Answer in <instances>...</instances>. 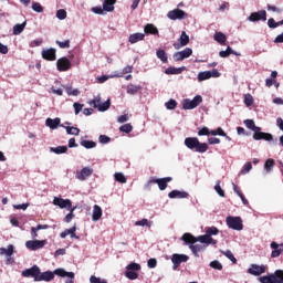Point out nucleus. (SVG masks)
Here are the masks:
<instances>
[{"mask_svg": "<svg viewBox=\"0 0 283 283\" xmlns=\"http://www.w3.org/2000/svg\"><path fill=\"white\" fill-rule=\"evenodd\" d=\"M180 240L185 242L186 245L196 244V242H200L201 244H206L207 247H209V244H218V241L208 235L207 233L196 238L193 234L186 232L182 234Z\"/></svg>", "mask_w": 283, "mask_h": 283, "instance_id": "obj_1", "label": "nucleus"}, {"mask_svg": "<svg viewBox=\"0 0 283 283\" xmlns=\"http://www.w3.org/2000/svg\"><path fill=\"white\" fill-rule=\"evenodd\" d=\"M184 145L191 149V151H197V154H205L209 151V144L200 143L198 137H187L184 142Z\"/></svg>", "mask_w": 283, "mask_h": 283, "instance_id": "obj_2", "label": "nucleus"}, {"mask_svg": "<svg viewBox=\"0 0 283 283\" xmlns=\"http://www.w3.org/2000/svg\"><path fill=\"white\" fill-rule=\"evenodd\" d=\"M261 283H283V270H276L274 273L259 277Z\"/></svg>", "mask_w": 283, "mask_h": 283, "instance_id": "obj_3", "label": "nucleus"}, {"mask_svg": "<svg viewBox=\"0 0 283 283\" xmlns=\"http://www.w3.org/2000/svg\"><path fill=\"white\" fill-rule=\"evenodd\" d=\"M88 105L94 107L95 109H98V112H107L109 107L112 106V102L107 99L104 103H101V96H96L94 99H91L88 102Z\"/></svg>", "mask_w": 283, "mask_h": 283, "instance_id": "obj_4", "label": "nucleus"}, {"mask_svg": "<svg viewBox=\"0 0 283 283\" xmlns=\"http://www.w3.org/2000/svg\"><path fill=\"white\" fill-rule=\"evenodd\" d=\"M226 222L229 229H233V231H242L244 229L242 218L240 217H227Z\"/></svg>", "mask_w": 283, "mask_h": 283, "instance_id": "obj_5", "label": "nucleus"}, {"mask_svg": "<svg viewBox=\"0 0 283 283\" xmlns=\"http://www.w3.org/2000/svg\"><path fill=\"white\" fill-rule=\"evenodd\" d=\"M200 103H202L200 95L195 96L193 99L186 98L182 102V109H196Z\"/></svg>", "mask_w": 283, "mask_h": 283, "instance_id": "obj_6", "label": "nucleus"}, {"mask_svg": "<svg viewBox=\"0 0 283 283\" xmlns=\"http://www.w3.org/2000/svg\"><path fill=\"white\" fill-rule=\"evenodd\" d=\"M56 70L57 72H69V70H72V61L65 56L60 57L56 61Z\"/></svg>", "mask_w": 283, "mask_h": 283, "instance_id": "obj_7", "label": "nucleus"}, {"mask_svg": "<svg viewBox=\"0 0 283 283\" xmlns=\"http://www.w3.org/2000/svg\"><path fill=\"white\" fill-rule=\"evenodd\" d=\"M189 261V256L187 254H178L175 253L171 256V262H172V270L174 271H178V268L180 266V264H182V262H188Z\"/></svg>", "mask_w": 283, "mask_h": 283, "instance_id": "obj_8", "label": "nucleus"}, {"mask_svg": "<svg viewBox=\"0 0 283 283\" xmlns=\"http://www.w3.org/2000/svg\"><path fill=\"white\" fill-rule=\"evenodd\" d=\"M45 244H48L46 240H29L25 242V247L30 251H39V249H43Z\"/></svg>", "mask_w": 283, "mask_h": 283, "instance_id": "obj_9", "label": "nucleus"}, {"mask_svg": "<svg viewBox=\"0 0 283 283\" xmlns=\"http://www.w3.org/2000/svg\"><path fill=\"white\" fill-rule=\"evenodd\" d=\"M193 54V50L191 48H186L182 51L175 52L172 55L174 61H185V59H189Z\"/></svg>", "mask_w": 283, "mask_h": 283, "instance_id": "obj_10", "label": "nucleus"}, {"mask_svg": "<svg viewBox=\"0 0 283 283\" xmlns=\"http://www.w3.org/2000/svg\"><path fill=\"white\" fill-rule=\"evenodd\" d=\"M41 269L38 265H33L31 269L22 271V277H33L35 282H39V273Z\"/></svg>", "mask_w": 283, "mask_h": 283, "instance_id": "obj_11", "label": "nucleus"}, {"mask_svg": "<svg viewBox=\"0 0 283 283\" xmlns=\"http://www.w3.org/2000/svg\"><path fill=\"white\" fill-rule=\"evenodd\" d=\"M172 178L171 177H166V178H151L149 180L150 185H158V188L160 189V191H165V189H167L168 187V182H171Z\"/></svg>", "mask_w": 283, "mask_h": 283, "instance_id": "obj_12", "label": "nucleus"}, {"mask_svg": "<svg viewBox=\"0 0 283 283\" xmlns=\"http://www.w3.org/2000/svg\"><path fill=\"white\" fill-rule=\"evenodd\" d=\"M167 17H168V19H170V21L182 20V19H185V17H187V12H185L181 9H175V10L169 11Z\"/></svg>", "mask_w": 283, "mask_h": 283, "instance_id": "obj_13", "label": "nucleus"}, {"mask_svg": "<svg viewBox=\"0 0 283 283\" xmlns=\"http://www.w3.org/2000/svg\"><path fill=\"white\" fill-rule=\"evenodd\" d=\"M53 205L60 209H72V200L54 197Z\"/></svg>", "mask_w": 283, "mask_h": 283, "instance_id": "obj_14", "label": "nucleus"}, {"mask_svg": "<svg viewBox=\"0 0 283 283\" xmlns=\"http://www.w3.org/2000/svg\"><path fill=\"white\" fill-rule=\"evenodd\" d=\"M0 255H7L6 264H12V255H14V245L9 244L8 248H0Z\"/></svg>", "mask_w": 283, "mask_h": 283, "instance_id": "obj_15", "label": "nucleus"}, {"mask_svg": "<svg viewBox=\"0 0 283 283\" xmlns=\"http://www.w3.org/2000/svg\"><path fill=\"white\" fill-rule=\"evenodd\" d=\"M248 273L250 275L260 276L262 273H266V266L265 265H258V264H251L248 269Z\"/></svg>", "mask_w": 283, "mask_h": 283, "instance_id": "obj_16", "label": "nucleus"}, {"mask_svg": "<svg viewBox=\"0 0 283 283\" xmlns=\"http://www.w3.org/2000/svg\"><path fill=\"white\" fill-rule=\"evenodd\" d=\"M249 21H251L252 23H255L258 21H266V11L265 10H261L258 12H252L249 18Z\"/></svg>", "mask_w": 283, "mask_h": 283, "instance_id": "obj_17", "label": "nucleus"}, {"mask_svg": "<svg viewBox=\"0 0 283 283\" xmlns=\"http://www.w3.org/2000/svg\"><path fill=\"white\" fill-rule=\"evenodd\" d=\"M92 174H94V169L90 168V167H84L81 169V171H77L75 175V178L77 180H87V178H90V176H92Z\"/></svg>", "mask_w": 283, "mask_h": 283, "instance_id": "obj_18", "label": "nucleus"}, {"mask_svg": "<svg viewBox=\"0 0 283 283\" xmlns=\"http://www.w3.org/2000/svg\"><path fill=\"white\" fill-rule=\"evenodd\" d=\"M42 59L44 61H54L56 59V49L50 48L42 50Z\"/></svg>", "mask_w": 283, "mask_h": 283, "instance_id": "obj_19", "label": "nucleus"}, {"mask_svg": "<svg viewBox=\"0 0 283 283\" xmlns=\"http://www.w3.org/2000/svg\"><path fill=\"white\" fill-rule=\"evenodd\" d=\"M270 248L273 250L271 252V258H280L281 253H283V243H277L275 241H273L270 244Z\"/></svg>", "mask_w": 283, "mask_h": 283, "instance_id": "obj_20", "label": "nucleus"}, {"mask_svg": "<svg viewBox=\"0 0 283 283\" xmlns=\"http://www.w3.org/2000/svg\"><path fill=\"white\" fill-rule=\"evenodd\" d=\"M186 45H189V35L187 32L182 31L179 38V43H175L174 48L175 50H180V48H185Z\"/></svg>", "mask_w": 283, "mask_h": 283, "instance_id": "obj_21", "label": "nucleus"}, {"mask_svg": "<svg viewBox=\"0 0 283 283\" xmlns=\"http://www.w3.org/2000/svg\"><path fill=\"white\" fill-rule=\"evenodd\" d=\"M253 139L254 140H268V143H271L273 140V135L271 133H253Z\"/></svg>", "mask_w": 283, "mask_h": 283, "instance_id": "obj_22", "label": "nucleus"}, {"mask_svg": "<svg viewBox=\"0 0 283 283\" xmlns=\"http://www.w3.org/2000/svg\"><path fill=\"white\" fill-rule=\"evenodd\" d=\"M52 280H54V272L46 271L41 273L40 271L38 282H52Z\"/></svg>", "mask_w": 283, "mask_h": 283, "instance_id": "obj_23", "label": "nucleus"}, {"mask_svg": "<svg viewBox=\"0 0 283 283\" xmlns=\"http://www.w3.org/2000/svg\"><path fill=\"white\" fill-rule=\"evenodd\" d=\"M188 244H189V249L193 253L195 258H199L198 253H202V251H205V249H207V245H202V244H196V243H188Z\"/></svg>", "mask_w": 283, "mask_h": 283, "instance_id": "obj_24", "label": "nucleus"}, {"mask_svg": "<svg viewBox=\"0 0 283 283\" xmlns=\"http://www.w3.org/2000/svg\"><path fill=\"white\" fill-rule=\"evenodd\" d=\"M99 218H103V209L101 208V206L95 205L93 207L92 220H93V222H98Z\"/></svg>", "mask_w": 283, "mask_h": 283, "instance_id": "obj_25", "label": "nucleus"}, {"mask_svg": "<svg viewBox=\"0 0 283 283\" xmlns=\"http://www.w3.org/2000/svg\"><path fill=\"white\" fill-rule=\"evenodd\" d=\"M168 197L174 199V198H189V192L187 191H180V190H172L168 193Z\"/></svg>", "mask_w": 283, "mask_h": 283, "instance_id": "obj_26", "label": "nucleus"}, {"mask_svg": "<svg viewBox=\"0 0 283 283\" xmlns=\"http://www.w3.org/2000/svg\"><path fill=\"white\" fill-rule=\"evenodd\" d=\"M129 43H138V41H145V33H133L128 38Z\"/></svg>", "mask_w": 283, "mask_h": 283, "instance_id": "obj_27", "label": "nucleus"}, {"mask_svg": "<svg viewBox=\"0 0 283 283\" xmlns=\"http://www.w3.org/2000/svg\"><path fill=\"white\" fill-rule=\"evenodd\" d=\"M45 125L46 127H50V129H56L59 127V125H61V118H46L45 120Z\"/></svg>", "mask_w": 283, "mask_h": 283, "instance_id": "obj_28", "label": "nucleus"}, {"mask_svg": "<svg viewBox=\"0 0 283 283\" xmlns=\"http://www.w3.org/2000/svg\"><path fill=\"white\" fill-rule=\"evenodd\" d=\"M53 274L59 275L60 277H70L71 280H74V272H66L63 269H56Z\"/></svg>", "mask_w": 283, "mask_h": 283, "instance_id": "obj_29", "label": "nucleus"}, {"mask_svg": "<svg viewBox=\"0 0 283 283\" xmlns=\"http://www.w3.org/2000/svg\"><path fill=\"white\" fill-rule=\"evenodd\" d=\"M60 127H64L66 130V134H69L70 136H78V134H81V129L78 127L64 126L63 124H61Z\"/></svg>", "mask_w": 283, "mask_h": 283, "instance_id": "obj_30", "label": "nucleus"}, {"mask_svg": "<svg viewBox=\"0 0 283 283\" xmlns=\"http://www.w3.org/2000/svg\"><path fill=\"white\" fill-rule=\"evenodd\" d=\"M115 4L116 0H104L103 10H105V12H114Z\"/></svg>", "mask_w": 283, "mask_h": 283, "instance_id": "obj_31", "label": "nucleus"}, {"mask_svg": "<svg viewBox=\"0 0 283 283\" xmlns=\"http://www.w3.org/2000/svg\"><path fill=\"white\" fill-rule=\"evenodd\" d=\"M144 32L145 34H158V28H156V25H154L153 23H148L144 27Z\"/></svg>", "mask_w": 283, "mask_h": 283, "instance_id": "obj_32", "label": "nucleus"}, {"mask_svg": "<svg viewBox=\"0 0 283 283\" xmlns=\"http://www.w3.org/2000/svg\"><path fill=\"white\" fill-rule=\"evenodd\" d=\"M140 90H143V86L134 85V84H128L126 87L127 94H130V95L138 94V92H140Z\"/></svg>", "mask_w": 283, "mask_h": 283, "instance_id": "obj_33", "label": "nucleus"}, {"mask_svg": "<svg viewBox=\"0 0 283 283\" xmlns=\"http://www.w3.org/2000/svg\"><path fill=\"white\" fill-rule=\"evenodd\" d=\"M213 39L217 43H220V45H224L227 43V35L222 32L214 33Z\"/></svg>", "mask_w": 283, "mask_h": 283, "instance_id": "obj_34", "label": "nucleus"}, {"mask_svg": "<svg viewBox=\"0 0 283 283\" xmlns=\"http://www.w3.org/2000/svg\"><path fill=\"white\" fill-rule=\"evenodd\" d=\"M157 59H160L161 63H168L169 57L167 56V52L163 49H158L156 52Z\"/></svg>", "mask_w": 283, "mask_h": 283, "instance_id": "obj_35", "label": "nucleus"}, {"mask_svg": "<svg viewBox=\"0 0 283 283\" xmlns=\"http://www.w3.org/2000/svg\"><path fill=\"white\" fill-rule=\"evenodd\" d=\"M197 78L199 83H202V81H209V78H211V71L199 72Z\"/></svg>", "mask_w": 283, "mask_h": 283, "instance_id": "obj_36", "label": "nucleus"}, {"mask_svg": "<svg viewBox=\"0 0 283 283\" xmlns=\"http://www.w3.org/2000/svg\"><path fill=\"white\" fill-rule=\"evenodd\" d=\"M182 72H185V67H174V66H169L168 69L165 70V74H182Z\"/></svg>", "mask_w": 283, "mask_h": 283, "instance_id": "obj_37", "label": "nucleus"}, {"mask_svg": "<svg viewBox=\"0 0 283 283\" xmlns=\"http://www.w3.org/2000/svg\"><path fill=\"white\" fill-rule=\"evenodd\" d=\"M50 151L53 154H67V146L51 147Z\"/></svg>", "mask_w": 283, "mask_h": 283, "instance_id": "obj_38", "label": "nucleus"}, {"mask_svg": "<svg viewBox=\"0 0 283 283\" xmlns=\"http://www.w3.org/2000/svg\"><path fill=\"white\" fill-rule=\"evenodd\" d=\"M222 255H226L228 260H230L233 264H238V259L233 255V252L231 250L221 251Z\"/></svg>", "mask_w": 283, "mask_h": 283, "instance_id": "obj_39", "label": "nucleus"}, {"mask_svg": "<svg viewBox=\"0 0 283 283\" xmlns=\"http://www.w3.org/2000/svg\"><path fill=\"white\" fill-rule=\"evenodd\" d=\"M81 146L85 147V149H94V147H96V142H92V140H82L81 142Z\"/></svg>", "mask_w": 283, "mask_h": 283, "instance_id": "obj_40", "label": "nucleus"}, {"mask_svg": "<svg viewBox=\"0 0 283 283\" xmlns=\"http://www.w3.org/2000/svg\"><path fill=\"white\" fill-rule=\"evenodd\" d=\"M114 178L116 182H120L122 185H125V182H127V178L125 177V175H123V172H115Z\"/></svg>", "mask_w": 283, "mask_h": 283, "instance_id": "obj_41", "label": "nucleus"}, {"mask_svg": "<svg viewBox=\"0 0 283 283\" xmlns=\"http://www.w3.org/2000/svg\"><path fill=\"white\" fill-rule=\"evenodd\" d=\"M206 233L211 238V235H218L220 230L217 227H208L206 228Z\"/></svg>", "mask_w": 283, "mask_h": 283, "instance_id": "obj_42", "label": "nucleus"}, {"mask_svg": "<svg viewBox=\"0 0 283 283\" xmlns=\"http://www.w3.org/2000/svg\"><path fill=\"white\" fill-rule=\"evenodd\" d=\"M69 210L70 212L64 218V222L66 223H70L71 220H74V211H76V207H72Z\"/></svg>", "mask_w": 283, "mask_h": 283, "instance_id": "obj_43", "label": "nucleus"}, {"mask_svg": "<svg viewBox=\"0 0 283 283\" xmlns=\"http://www.w3.org/2000/svg\"><path fill=\"white\" fill-rule=\"evenodd\" d=\"M275 167V159H268L264 164V169L265 171H271V169H273Z\"/></svg>", "mask_w": 283, "mask_h": 283, "instance_id": "obj_44", "label": "nucleus"}, {"mask_svg": "<svg viewBox=\"0 0 283 283\" xmlns=\"http://www.w3.org/2000/svg\"><path fill=\"white\" fill-rule=\"evenodd\" d=\"M252 169H253V164H251V161H248L244 164L243 169L240 171V174L244 176L249 174V171H251Z\"/></svg>", "mask_w": 283, "mask_h": 283, "instance_id": "obj_45", "label": "nucleus"}, {"mask_svg": "<svg viewBox=\"0 0 283 283\" xmlns=\"http://www.w3.org/2000/svg\"><path fill=\"white\" fill-rule=\"evenodd\" d=\"M66 94H69V96H78V94H81V92L78 90H73L72 86H65L64 87Z\"/></svg>", "mask_w": 283, "mask_h": 283, "instance_id": "obj_46", "label": "nucleus"}, {"mask_svg": "<svg viewBox=\"0 0 283 283\" xmlns=\"http://www.w3.org/2000/svg\"><path fill=\"white\" fill-rule=\"evenodd\" d=\"M23 30H25V22L22 24H15L13 27V34H15V35L21 34V32H23Z\"/></svg>", "mask_w": 283, "mask_h": 283, "instance_id": "obj_47", "label": "nucleus"}, {"mask_svg": "<svg viewBox=\"0 0 283 283\" xmlns=\"http://www.w3.org/2000/svg\"><path fill=\"white\" fill-rule=\"evenodd\" d=\"M133 129H134V126H132V124H124L119 127V130L124 132V134H132Z\"/></svg>", "mask_w": 283, "mask_h": 283, "instance_id": "obj_48", "label": "nucleus"}, {"mask_svg": "<svg viewBox=\"0 0 283 283\" xmlns=\"http://www.w3.org/2000/svg\"><path fill=\"white\" fill-rule=\"evenodd\" d=\"M253 103H254L253 95H251V94H245V95H244V105H245L247 107H251V105H253Z\"/></svg>", "mask_w": 283, "mask_h": 283, "instance_id": "obj_49", "label": "nucleus"}, {"mask_svg": "<svg viewBox=\"0 0 283 283\" xmlns=\"http://www.w3.org/2000/svg\"><path fill=\"white\" fill-rule=\"evenodd\" d=\"M198 136H211V129H209L207 126H203L198 130Z\"/></svg>", "mask_w": 283, "mask_h": 283, "instance_id": "obj_50", "label": "nucleus"}, {"mask_svg": "<svg viewBox=\"0 0 283 283\" xmlns=\"http://www.w3.org/2000/svg\"><path fill=\"white\" fill-rule=\"evenodd\" d=\"M56 18L60 19V21H63L64 19H67V11L65 9H60L56 11Z\"/></svg>", "mask_w": 283, "mask_h": 283, "instance_id": "obj_51", "label": "nucleus"}, {"mask_svg": "<svg viewBox=\"0 0 283 283\" xmlns=\"http://www.w3.org/2000/svg\"><path fill=\"white\" fill-rule=\"evenodd\" d=\"M125 276L128 280H138V273H136L135 271H132V270H127L125 273Z\"/></svg>", "mask_w": 283, "mask_h": 283, "instance_id": "obj_52", "label": "nucleus"}, {"mask_svg": "<svg viewBox=\"0 0 283 283\" xmlns=\"http://www.w3.org/2000/svg\"><path fill=\"white\" fill-rule=\"evenodd\" d=\"M55 43L59 45V48H61V50H67L70 48V40L64 42L56 40Z\"/></svg>", "mask_w": 283, "mask_h": 283, "instance_id": "obj_53", "label": "nucleus"}, {"mask_svg": "<svg viewBox=\"0 0 283 283\" xmlns=\"http://www.w3.org/2000/svg\"><path fill=\"white\" fill-rule=\"evenodd\" d=\"M211 136H227V133L222 127H218L217 129L211 130Z\"/></svg>", "mask_w": 283, "mask_h": 283, "instance_id": "obj_54", "label": "nucleus"}, {"mask_svg": "<svg viewBox=\"0 0 283 283\" xmlns=\"http://www.w3.org/2000/svg\"><path fill=\"white\" fill-rule=\"evenodd\" d=\"M67 235H71V238H75V240H78V235H76V226H73L70 229H66Z\"/></svg>", "mask_w": 283, "mask_h": 283, "instance_id": "obj_55", "label": "nucleus"}, {"mask_svg": "<svg viewBox=\"0 0 283 283\" xmlns=\"http://www.w3.org/2000/svg\"><path fill=\"white\" fill-rule=\"evenodd\" d=\"M166 108L167 109H174L175 107H178V102H176V99H169L168 102H166Z\"/></svg>", "mask_w": 283, "mask_h": 283, "instance_id": "obj_56", "label": "nucleus"}, {"mask_svg": "<svg viewBox=\"0 0 283 283\" xmlns=\"http://www.w3.org/2000/svg\"><path fill=\"white\" fill-rule=\"evenodd\" d=\"M214 190L217 191V193L221 197L224 198V190L222 189V187L220 186V180L217 181L216 186H214Z\"/></svg>", "mask_w": 283, "mask_h": 283, "instance_id": "obj_57", "label": "nucleus"}, {"mask_svg": "<svg viewBox=\"0 0 283 283\" xmlns=\"http://www.w3.org/2000/svg\"><path fill=\"white\" fill-rule=\"evenodd\" d=\"M210 266L211 269H216V271H222V263L218 260L210 262Z\"/></svg>", "mask_w": 283, "mask_h": 283, "instance_id": "obj_58", "label": "nucleus"}, {"mask_svg": "<svg viewBox=\"0 0 283 283\" xmlns=\"http://www.w3.org/2000/svg\"><path fill=\"white\" fill-rule=\"evenodd\" d=\"M32 10H33L34 12L41 13V12H43L44 8H43V6H41V3H39V2H33V3H32Z\"/></svg>", "mask_w": 283, "mask_h": 283, "instance_id": "obj_59", "label": "nucleus"}, {"mask_svg": "<svg viewBox=\"0 0 283 283\" xmlns=\"http://www.w3.org/2000/svg\"><path fill=\"white\" fill-rule=\"evenodd\" d=\"M126 270L127 271H140V264H138V263H129L126 266Z\"/></svg>", "mask_w": 283, "mask_h": 283, "instance_id": "obj_60", "label": "nucleus"}, {"mask_svg": "<svg viewBox=\"0 0 283 283\" xmlns=\"http://www.w3.org/2000/svg\"><path fill=\"white\" fill-rule=\"evenodd\" d=\"M73 107H74V112H75L76 116H78V114H81V112L83 111V104H81L78 102H75L73 104Z\"/></svg>", "mask_w": 283, "mask_h": 283, "instance_id": "obj_61", "label": "nucleus"}, {"mask_svg": "<svg viewBox=\"0 0 283 283\" xmlns=\"http://www.w3.org/2000/svg\"><path fill=\"white\" fill-rule=\"evenodd\" d=\"M98 140H99V143H102V145H107V143H109L112 140V138H109L106 135H101Z\"/></svg>", "mask_w": 283, "mask_h": 283, "instance_id": "obj_62", "label": "nucleus"}, {"mask_svg": "<svg viewBox=\"0 0 283 283\" xmlns=\"http://www.w3.org/2000/svg\"><path fill=\"white\" fill-rule=\"evenodd\" d=\"M243 123L248 129H253V127H255V122L253 119H245Z\"/></svg>", "mask_w": 283, "mask_h": 283, "instance_id": "obj_63", "label": "nucleus"}, {"mask_svg": "<svg viewBox=\"0 0 283 283\" xmlns=\"http://www.w3.org/2000/svg\"><path fill=\"white\" fill-rule=\"evenodd\" d=\"M90 282H91V283H107V281L101 280V277H97V276H94V275H92V276L90 277Z\"/></svg>", "mask_w": 283, "mask_h": 283, "instance_id": "obj_64", "label": "nucleus"}]
</instances>
